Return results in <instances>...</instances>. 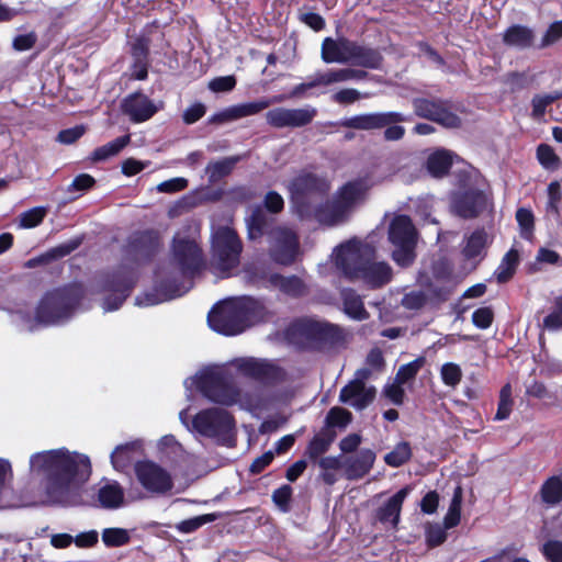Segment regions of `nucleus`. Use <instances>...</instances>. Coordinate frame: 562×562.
<instances>
[{
    "label": "nucleus",
    "mask_w": 562,
    "mask_h": 562,
    "mask_svg": "<svg viewBox=\"0 0 562 562\" xmlns=\"http://www.w3.org/2000/svg\"><path fill=\"white\" fill-rule=\"evenodd\" d=\"M199 237V226L195 224L175 235L169 260L155 272V293L137 297L138 305H155L172 300L191 289L192 278L205 266Z\"/></svg>",
    "instance_id": "obj_1"
},
{
    "label": "nucleus",
    "mask_w": 562,
    "mask_h": 562,
    "mask_svg": "<svg viewBox=\"0 0 562 562\" xmlns=\"http://www.w3.org/2000/svg\"><path fill=\"white\" fill-rule=\"evenodd\" d=\"M30 474L40 479L41 495L31 504H61L70 493V453L66 448L33 453Z\"/></svg>",
    "instance_id": "obj_2"
},
{
    "label": "nucleus",
    "mask_w": 562,
    "mask_h": 562,
    "mask_svg": "<svg viewBox=\"0 0 562 562\" xmlns=\"http://www.w3.org/2000/svg\"><path fill=\"white\" fill-rule=\"evenodd\" d=\"M232 364L243 375L274 387L268 396L270 405H285L293 400L294 387L284 384L286 372L273 361L248 357L235 359Z\"/></svg>",
    "instance_id": "obj_3"
},
{
    "label": "nucleus",
    "mask_w": 562,
    "mask_h": 562,
    "mask_svg": "<svg viewBox=\"0 0 562 562\" xmlns=\"http://www.w3.org/2000/svg\"><path fill=\"white\" fill-rule=\"evenodd\" d=\"M70 312V288L64 285L46 293L42 299L35 315L29 311L19 310L13 316V323L24 331H34L42 326L55 325L67 318Z\"/></svg>",
    "instance_id": "obj_4"
},
{
    "label": "nucleus",
    "mask_w": 562,
    "mask_h": 562,
    "mask_svg": "<svg viewBox=\"0 0 562 562\" xmlns=\"http://www.w3.org/2000/svg\"><path fill=\"white\" fill-rule=\"evenodd\" d=\"M372 187L373 182L369 177L348 181L337 190L330 202L317 209L318 222L328 226L346 222L355 209L366 200Z\"/></svg>",
    "instance_id": "obj_5"
},
{
    "label": "nucleus",
    "mask_w": 562,
    "mask_h": 562,
    "mask_svg": "<svg viewBox=\"0 0 562 562\" xmlns=\"http://www.w3.org/2000/svg\"><path fill=\"white\" fill-rule=\"evenodd\" d=\"M321 57L326 64L353 65L378 69L382 55L375 48L351 41L347 37H326L322 43Z\"/></svg>",
    "instance_id": "obj_6"
},
{
    "label": "nucleus",
    "mask_w": 562,
    "mask_h": 562,
    "mask_svg": "<svg viewBox=\"0 0 562 562\" xmlns=\"http://www.w3.org/2000/svg\"><path fill=\"white\" fill-rule=\"evenodd\" d=\"M243 244L236 231L228 225L213 226L211 235V266L221 278L231 276L238 267Z\"/></svg>",
    "instance_id": "obj_7"
},
{
    "label": "nucleus",
    "mask_w": 562,
    "mask_h": 562,
    "mask_svg": "<svg viewBox=\"0 0 562 562\" xmlns=\"http://www.w3.org/2000/svg\"><path fill=\"white\" fill-rule=\"evenodd\" d=\"M181 423L190 430L207 438L225 440L234 429V419L224 408H209L198 413L192 423L188 422V411L183 409L179 414Z\"/></svg>",
    "instance_id": "obj_8"
},
{
    "label": "nucleus",
    "mask_w": 562,
    "mask_h": 562,
    "mask_svg": "<svg viewBox=\"0 0 562 562\" xmlns=\"http://www.w3.org/2000/svg\"><path fill=\"white\" fill-rule=\"evenodd\" d=\"M291 338H299L328 346H342L347 334L338 326L313 319L303 318L294 322L288 329Z\"/></svg>",
    "instance_id": "obj_9"
},
{
    "label": "nucleus",
    "mask_w": 562,
    "mask_h": 562,
    "mask_svg": "<svg viewBox=\"0 0 562 562\" xmlns=\"http://www.w3.org/2000/svg\"><path fill=\"white\" fill-rule=\"evenodd\" d=\"M389 240L394 246L393 260L401 267H408L415 260L417 232L406 215L395 216L389 227Z\"/></svg>",
    "instance_id": "obj_10"
},
{
    "label": "nucleus",
    "mask_w": 562,
    "mask_h": 562,
    "mask_svg": "<svg viewBox=\"0 0 562 562\" xmlns=\"http://www.w3.org/2000/svg\"><path fill=\"white\" fill-rule=\"evenodd\" d=\"M187 389L196 387L209 400L223 405L237 402V393L228 385L217 370H210L196 374L184 382Z\"/></svg>",
    "instance_id": "obj_11"
},
{
    "label": "nucleus",
    "mask_w": 562,
    "mask_h": 562,
    "mask_svg": "<svg viewBox=\"0 0 562 562\" xmlns=\"http://www.w3.org/2000/svg\"><path fill=\"white\" fill-rule=\"evenodd\" d=\"M336 267L349 279H355L368 258L373 257V249L367 244L349 240L338 246L333 254Z\"/></svg>",
    "instance_id": "obj_12"
},
{
    "label": "nucleus",
    "mask_w": 562,
    "mask_h": 562,
    "mask_svg": "<svg viewBox=\"0 0 562 562\" xmlns=\"http://www.w3.org/2000/svg\"><path fill=\"white\" fill-rule=\"evenodd\" d=\"M288 188L295 202H305L325 195L330 189V182L326 177L301 170L292 178Z\"/></svg>",
    "instance_id": "obj_13"
},
{
    "label": "nucleus",
    "mask_w": 562,
    "mask_h": 562,
    "mask_svg": "<svg viewBox=\"0 0 562 562\" xmlns=\"http://www.w3.org/2000/svg\"><path fill=\"white\" fill-rule=\"evenodd\" d=\"M269 252L280 265H291L300 254L297 234L290 227L278 226L269 233Z\"/></svg>",
    "instance_id": "obj_14"
},
{
    "label": "nucleus",
    "mask_w": 562,
    "mask_h": 562,
    "mask_svg": "<svg viewBox=\"0 0 562 562\" xmlns=\"http://www.w3.org/2000/svg\"><path fill=\"white\" fill-rule=\"evenodd\" d=\"M415 114L436 122L447 128H457L461 119L451 110L447 101L440 99L416 98L413 100Z\"/></svg>",
    "instance_id": "obj_15"
},
{
    "label": "nucleus",
    "mask_w": 562,
    "mask_h": 562,
    "mask_svg": "<svg viewBox=\"0 0 562 562\" xmlns=\"http://www.w3.org/2000/svg\"><path fill=\"white\" fill-rule=\"evenodd\" d=\"M317 115L316 108H274L266 113L267 123L274 128H300L308 125Z\"/></svg>",
    "instance_id": "obj_16"
},
{
    "label": "nucleus",
    "mask_w": 562,
    "mask_h": 562,
    "mask_svg": "<svg viewBox=\"0 0 562 562\" xmlns=\"http://www.w3.org/2000/svg\"><path fill=\"white\" fill-rule=\"evenodd\" d=\"M135 474L140 485L151 494H165L173 486L171 475L165 469L150 461L137 462L135 464Z\"/></svg>",
    "instance_id": "obj_17"
},
{
    "label": "nucleus",
    "mask_w": 562,
    "mask_h": 562,
    "mask_svg": "<svg viewBox=\"0 0 562 562\" xmlns=\"http://www.w3.org/2000/svg\"><path fill=\"white\" fill-rule=\"evenodd\" d=\"M91 475V463L87 456L72 452V505L94 503V493L85 486Z\"/></svg>",
    "instance_id": "obj_18"
},
{
    "label": "nucleus",
    "mask_w": 562,
    "mask_h": 562,
    "mask_svg": "<svg viewBox=\"0 0 562 562\" xmlns=\"http://www.w3.org/2000/svg\"><path fill=\"white\" fill-rule=\"evenodd\" d=\"M207 322L213 330L223 335L234 336L244 331L232 299L214 306L207 315Z\"/></svg>",
    "instance_id": "obj_19"
},
{
    "label": "nucleus",
    "mask_w": 562,
    "mask_h": 562,
    "mask_svg": "<svg viewBox=\"0 0 562 562\" xmlns=\"http://www.w3.org/2000/svg\"><path fill=\"white\" fill-rule=\"evenodd\" d=\"M407 120L408 119L400 112H372L345 117L339 122V125L358 131H373Z\"/></svg>",
    "instance_id": "obj_20"
},
{
    "label": "nucleus",
    "mask_w": 562,
    "mask_h": 562,
    "mask_svg": "<svg viewBox=\"0 0 562 562\" xmlns=\"http://www.w3.org/2000/svg\"><path fill=\"white\" fill-rule=\"evenodd\" d=\"M488 201V196L483 191L469 190L454 195L451 207L457 215L472 218L487 207Z\"/></svg>",
    "instance_id": "obj_21"
},
{
    "label": "nucleus",
    "mask_w": 562,
    "mask_h": 562,
    "mask_svg": "<svg viewBox=\"0 0 562 562\" xmlns=\"http://www.w3.org/2000/svg\"><path fill=\"white\" fill-rule=\"evenodd\" d=\"M136 281L135 274L132 271H120L115 273L111 280L106 283V291L113 293L109 295L103 303V308L105 311H115L117 310L125 299L127 297L131 289L133 288Z\"/></svg>",
    "instance_id": "obj_22"
},
{
    "label": "nucleus",
    "mask_w": 562,
    "mask_h": 562,
    "mask_svg": "<svg viewBox=\"0 0 562 562\" xmlns=\"http://www.w3.org/2000/svg\"><path fill=\"white\" fill-rule=\"evenodd\" d=\"M375 393V387L368 386L362 379H355L340 390L339 401L362 411L373 402Z\"/></svg>",
    "instance_id": "obj_23"
},
{
    "label": "nucleus",
    "mask_w": 562,
    "mask_h": 562,
    "mask_svg": "<svg viewBox=\"0 0 562 562\" xmlns=\"http://www.w3.org/2000/svg\"><path fill=\"white\" fill-rule=\"evenodd\" d=\"M122 111L134 123L149 120L158 111V106L145 94L133 93L122 102Z\"/></svg>",
    "instance_id": "obj_24"
},
{
    "label": "nucleus",
    "mask_w": 562,
    "mask_h": 562,
    "mask_svg": "<svg viewBox=\"0 0 562 562\" xmlns=\"http://www.w3.org/2000/svg\"><path fill=\"white\" fill-rule=\"evenodd\" d=\"M160 245L158 233L146 231L136 233L131 237L127 251L136 260H145L155 255L160 248Z\"/></svg>",
    "instance_id": "obj_25"
},
{
    "label": "nucleus",
    "mask_w": 562,
    "mask_h": 562,
    "mask_svg": "<svg viewBox=\"0 0 562 562\" xmlns=\"http://www.w3.org/2000/svg\"><path fill=\"white\" fill-rule=\"evenodd\" d=\"M232 300L244 330L247 327L263 321L268 314L265 305L252 297L243 296Z\"/></svg>",
    "instance_id": "obj_26"
},
{
    "label": "nucleus",
    "mask_w": 562,
    "mask_h": 562,
    "mask_svg": "<svg viewBox=\"0 0 562 562\" xmlns=\"http://www.w3.org/2000/svg\"><path fill=\"white\" fill-rule=\"evenodd\" d=\"M375 453L371 449H362L356 456L346 458L342 468L348 480H359L368 474L375 461Z\"/></svg>",
    "instance_id": "obj_27"
},
{
    "label": "nucleus",
    "mask_w": 562,
    "mask_h": 562,
    "mask_svg": "<svg viewBox=\"0 0 562 562\" xmlns=\"http://www.w3.org/2000/svg\"><path fill=\"white\" fill-rule=\"evenodd\" d=\"M355 279H360L372 288H379L391 281L392 268L386 262H375L368 258Z\"/></svg>",
    "instance_id": "obj_28"
},
{
    "label": "nucleus",
    "mask_w": 562,
    "mask_h": 562,
    "mask_svg": "<svg viewBox=\"0 0 562 562\" xmlns=\"http://www.w3.org/2000/svg\"><path fill=\"white\" fill-rule=\"evenodd\" d=\"M412 487L405 486L395 493L383 506L376 510V518L382 524H391L396 527L400 521L402 505L411 493Z\"/></svg>",
    "instance_id": "obj_29"
},
{
    "label": "nucleus",
    "mask_w": 562,
    "mask_h": 562,
    "mask_svg": "<svg viewBox=\"0 0 562 562\" xmlns=\"http://www.w3.org/2000/svg\"><path fill=\"white\" fill-rule=\"evenodd\" d=\"M318 83L321 87H329L351 80H362L367 78L368 72L356 68H333L325 71H317Z\"/></svg>",
    "instance_id": "obj_30"
},
{
    "label": "nucleus",
    "mask_w": 562,
    "mask_h": 562,
    "mask_svg": "<svg viewBox=\"0 0 562 562\" xmlns=\"http://www.w3.org/2000/svg\"><path fill=\"white\" fill-rule=\"evenodd\" d=\"M102 508L116 509L124 505V490L115 481H106L98 491V497H94Z\"/></svg>",
    "instance_id": "obj_31"
},
{
    "label": "nucleus",
    "mask_w": 562,
    "mask_h": 562,
    "mask_svg": "<svg viewBox=\"0 0 562 562\" xmlns=\"http://www.w3.org/2000/svg\"><path fill=\"white\" fill-rule=\"evenodd\" d=\"M503 42L509 47L526 49L532 46L535 33L526 25L514 24L504 32Z\"/></svg>",
    "instance_id": "obj_32"
},
{
    "label": "nucleus",
    "mask_w": 562,
    "mask_h": 562,
    "mask_svg": "<svg viewBox=\"0 0 562 562\" xmlns=\"http://www.w3.org/2000/svg\"><path fill=\"white\" fill-rule=\"evenodd\" d=\"M270 283L285 295L293 297L302 296L307 292L304 281L296 276L284 277L281 274H272L270 277Z\"/></svg>",
    "instance_id": "obj_33"
},
{
    "label": "nucleus",
    "mask_w": 562,
    "mask_h": 562,
    "mask_svg": "<svg viewBox=\"0 0 562 562\" xmlns=\"http://www.w3.org/2000/svg\"><path fill=\"white\" fill-rule=\"evenodd\" d=\"M140 448L139 442H128L117 446L111 453V463L117 471L126 470L134 461L138 450Z\"/></svg>",
    "instance_id": "obj_34"
},
{
    "label": "nucleus",
    "mask_w": 562,
    "mask_h": 562,
    "mask_svg": "<svg viewBox=\"0 0 562 562\" xmlns=\"http://www.w3.org/2000/svg\"><path fill=\"white\" fill-rule=\"evenodd\" d=\"M541 501L549 507L562 503V473L548 477L539 491Z\"/></svg>",
    "instance_id": "obj_35"
},
{
    "label": "nucleus",
    "mask_w": 562,
    "mask_h": 562,
    "mask_svg": "<svg viewBox=\"0 0 562 562\" xmlns=\"http://www.w3.org/2000/svg\"><path fill=\"white\" fill-rule=\"evenodd\" d=\"M454 155L446 149H438L430 154L427 159V170L432 177L440 178L445 176L453 161Z\"/></svg>",
    "instance_id": "obj_36"
},
{
    "label": "nucleus",
    "mask_w": 562,
    "mask_h": 562,
    "mask_svg": "<svg viewBox=\"0 0 562 562\" xmlns=\"http://www.w3.org/2000/svg\"><path fill=\"white\" fill-rule=\"evenodd\" d=\"M341 297L344 303V311L349 317L357 321H363L369 317L361 297L353 290H342Z\"/></svg>",
    "instance_id": "obj_37"
},
{
    "label": "nucleus",
    "mask_w": 562,
    "mask_h": 562,
    "mask_svg": "<svg viewBox=\"0 0 562 562\" xmlns=\"http://www.w3.org/2000/svg\"><path fill=\"white\" fill-rule=\"evenodd\" d=\"M13 471L9 460L0 458V509L15 506L9 498Z\"/></svg>",
    "instance_id": "obj_38"
},
{
    "label": "nucleus",
    "mask_w": 562,
    "mask_h": 562,
    "mask_svg": "<svg viewBox=\"0 0 562 562\" xmlns=\"http://www.w3.org/2000/svg\"><path fill=\"white\" fill-rule=\"evenodd\" d=\"M69 254H70V245L64 244V245L50 248L49 250H47L46 252H44L40 256L29 259L24 263V266L26 268L49 266V265L63 259L64 257H66Z\"/></svg>",
    "instance_id": "obj_39"
},
{
    "label": "nucleus",
    "mask_w": 562,
    "mask_h": 562,
    "mask_svg": "<svg viewBox=\"0 0 562 562\" xmlns=\"http://www.w3.org/2000/svg\"><path fill=\"white\" fill-rule=\"evenodd\" d=\"M334 434H331L328 429H323L312 438L306 448L305 454L311 460H316L318 457L328 451L334 441Z\"/></svg>",
    "instance_id": "obj_40"
},
{
    "label": "nucleus",
    "mask_w": 562,
    "mask_h": 562,
    "mask_svg": "<svg viewBox=\"0 0 562 562\" xmlns=\"http://www.w3.org/2000/svg\"><path fill=\"white\" fill-rule=\"evenodd\" d=\"M278 101H281V98H274L272 100L260 99L254 102L232 105L231 108L233 111L234 121L246 116L255 115L261 112L262 110L269 108L273 102Z\"/></svg>",
    "instance_id": "obj_41"
},
{
    "label": "nucleus",
    "mask_w": 562,
    "mask_h": 562,
    "mask_svg": "<svg viewBox=\"0 0 562 562\" xmlns=\"http://www.w3.org/2000/svg\"><path fill=\"white\" fill-rule=\"evenodd\" d=\"M487 243V234L483 229H477L467 238L463 255L469 259L479 257L485 250Z\"/></svg>",
    "instance_id": "obj_42"
},
{
    "label": "nucleus",
    "mask_w": 562,
    "mask_h": 562,
    "mask_svg": "<svg viewBox=\"0 0 562 562\" xmlns=\"http://www.w3.org/2000/svg\"><path fill=\"white\" fill-rule=\"evenodd\" d=\"M463 501V490L461 485H457L448 512L443 518L446 529H451L459 525L461 518V506Z\"/></svg>",
    "instance_id": "obj_43"
},
{
    "label": "nucleus",
    "mask_w": 562,
    "mask_h": 562,
    "mask_svg": "<svg viewBox=\"0 0 562 562\" xmlns=\"http://www.w3.org/2000/svg\"><path fill=\"white\" fill-rule=\"evenodd\" d=\"M518 252L515 249H510L502 259V262L495 270V278L499 283L507 282L515 273L518 265Z\"/></svg>",
    "instance_id": "obj_44"
},
{
    "label": "nucleus",
    "mask_w": 562,
    "mask_h": 562,
    "mask_svg": "<svg viewBox=\"0 0 562 562\" xmlns=\"http://www.w3.org/2000/svg\"><path fill=\"white\" fill-rule=\"evenodd\" d=\"M239 156L226 157L222 160L210 162L206 167L210 181L214 182L227 176L239 161Z\"/></svg>",
    "instance_id": "obj_45"
},
{
    "label": "nucleus",
    "mask_w": 562,
    "mask_h": 562,
    "mask_svg": "<svg viewBox=\"0 0 562 562\" xmlns=\"http://www.w3.org/2000/svg\"><path fill=\"white\" fill-rule=\"evenodd\" d=\"M561 98L562 91L533 95L531 100V116L535 120H541L546 114L547 108Z\"/></svg>",
    "instance_id": "obj_46"
},
{
    "label": "nucleus",
    "mask_w": 562,
    "mask_h": 562,
    "mask_svg": "<svg viewBox=\"0 0 562 562\" xmlns=\"http://www.w3.org/2000/svg\"><path fill=\"white\" fill-rule=\"evenodd\" d=\"M48 209L46 206H35L19 215L18 226L20 228H34L38 226L46 217Z\"/></svg>",
    "instance_id": "obj_47"
},
{
    "label": "nucleus",
    "mask_w": 562,
    "mask_h": 562,
    "mask_svg": "<svg viewBox=\"0 0 562 562\" xmlns=\"http://www.w3.org/2000/svg\"><path fill=\"white\" fill-rule=\"evenodd\" d=\"M411 457V445L407 441H402L397 443L391 452L384 456V462L392 468H398L406 463Z\"/></svg>",
    "instance_id": "obj_48"
},
{
    "label": "nucleus",
    "mask_w": 562,
    "mask_h": 562,
    "mask_svg": "<svg viewBox=\"0 0 562 562\" xmlns=\"http://www.w3.org/2000/svg\"><path fill=\"white\" fill-rule=\"evenodd\" d=\"M131 140L130 135H124L109 142L108 144L97 148L93 153L95 160H105L117 155Z\"/></svg>",
    "instance_id": "obj_49"
},
{
    "label": "nucleus",
    "mask_w": 562,
    "mask_h": 562,
    "mask_svg": "<svg viewBox=\"0 0 562 562\" xmlns=\"http://www.w3.org/2000/svg\"><path fill=\"white\" fill-rule=\"evenodd\" d=\"M463 376L461 367L454 362H446L440 368V378L445 385L456 389Z\"/></svg>",
    "instance_id": "obj_50"
},
{
    "label": "nucleus",
    "mask_w": 562,
    "mask_h": 562,
    "mask_svg": "<svg viewBox=\"0 0 562 562\" xmlns=\"http://www.w3.org/2000/svg\"><path fill=\"white\" fill-rule=\"evenodd\" d=\"M130 540L128 530L123 528H105L102 531V541L109 548L127 544Z\"/></svg>",
    "instance_id": "obj_51"
},
{
    "label": "nucleus",
    "mask_w": 562,
    "mask_h": 562,
    "mask_svg": "<svg viewBox=\"0 0 562 562\" xmlns=\"http://www.w3.org/2000/svg\"><path fill=\"white\" fill-rule=\"evenodd\" d=\"M424 364L425 358L423 357L417 358L411 361L409 363L403 364L402 367H400L395 380L402 384H405L408 381L414 380L419 370L424 367Z\"/></svg>",
    "instance_id": "obj_52"
},
{
    "label": "nucleus",
    "mask_w": 562,
    "mask_h": 562,
    "mask_svg": "<svg viewBox=\"0 0 562 562\" xmlns=\"http://www.w3.org/2000/svg\"><path fill=\"white\" fill-rule=\"evenodd\" d=\"M370 95L371 94L368 92L362 93L359 90L353 89V88H345V89H340L337 92H335L331 95V101L337 104H340V105H348V104H352L361 99H367Z\"/></svg>",
    "instance_id": "obj_53"
},
{
    "label": "nucleus",
    "mask_w": 562,
    "mask_h": 562,
    "mask_svg": "<svg viewBox=\"0 0 562 562\" xmlns=\"http://www.w3.org/2000/svg\"><path fill=\"white\" fill-rule=\"evenodd\" d=\"M543 328L551 331L562 328V294L554 299L551 313L543 319Z\"/></svg>",
    "instance_id": "obj_54"
},
{
    "label": "nucleus",
    "mask_w": 562,
    "mask_h": 562,
    "mask_svg": "<svg viewBox=\"0 0 562 562\" xmlns=\"http://www.w3.org/2000/svg\"><path fill=\"white\" fill-rule=\"evenodd\" d=\"M537 158L540 165L546 169L554 170L560 165V158L555 155L553 148L547 144H540L538 146Z\"/></svg>",
    "instance_id": "obj_55"
},
{
    "label": "nucleus",
    "mask_w": 562,
    "mask_h": 562,
    "mask_svg": "<svg viewBox=\"0 0 562 562\" xmlns=\"http://www.w3.org/2000/svg\"><path fill=\"white\" fill-rule=\"evenodd\" d=\"M516 220L521 231V237L531 239L533 233V214L530 210L521 207L516 212Z\"/></svg>",
    "instance_id": "obj_56"
},
{
    "label": "nucleus",
    "mask_w": 562,
    "mask_h": 562,
    "mask_svg": "<svg viewBox=\"0 0 562 562\" xmlns=\"http://www.w3.org/2000/svg\"><path fill=\"white\" fill-rule=\"evenodd\" d=\"M352 415L349 411L342 407H333L326 416L328 426L346 427L351 422Z\"/></svg>",
    "instance_id": "obj_57"
},
{
    "label": "nucleus",
    "mask_w": 562,
    "mask_h": 562,
    "mask_svg": "<svg viewBox=\"0 0 562 562\" xmlns=\"http://www.w3.org/2000/svg\"><path fill=\"white\" fill-rule=\"evenodd\" d=\"M216 519V516L213 514H206L202 516H196L187 520L181 521L178 525V530L184 533H190L202 527L207 522H212Z\"/></svg>",
    "instance_id": "obj_58"
},
{
    "label": "nucleus",
    "mask_w": 562,
    "mask_h": 562,
    "mask_svg": "<svg viewBox=\"0 0 562 562\" xmlns=\"http://www.w3.org/2000/svg\"><path fill=\"white\" fill-rule=\"evenodd\" d=\"M249 238L255 239L262 235L265 227L263 213L260 207L256 209L247 220Z\"/></svg>",
    "instance_id": "obj_59"
},
{
    "label": "nucleus",
    "mask_w": 562,
    "mask_h": 562,
    "mask_svg": "<svg viewBox=\"0 0 562 562\" xmlns=\"http://www.w3.org/2000/svg\"><path fill=\"white\" fill-rule=\"evenodd\" d=\"M562 38V21L553 22L544 35L541 38V43L539 45L540 48H544L555 44L559 40Z\"/></svg>",
    "instance_id": "obj_60"
},
{
    "label": "nucleus",
    "mask_w": 562,
    "mask_h": 562,
    "mask_svg": "<svg viewBox=\"0 0 562 562\" xmlns=\"http://www.w3.org/2000/svg\"><path fill=\"white\" fill-rule=\"evenodd\" d=\"M447 539L446 528L438 524L429 525L426 529V540L430 547H437Z\"/></svg>",
    "instance_id": "obj_61"
},
{
    "label": "nucleus",
    "mask_w": 562,
    "mask_h": 562,
    "mask_svg": "<svg viewBox=\"0 0 562 562\" xmlns=\"http://www.w3.org/2000/svg\"><path fill=\"white\" fill-rule=\"evenodd\" d=\"M494 318L493 311L490 307H481L473 312L472 322L481 329H486L492 325Z\"/></svg>",
    "instance_id": "obj_62"
},
{
    "label": "nucleus",
    "mask_w": 562,
    "mask_h": 562,
    "mask_svg": "<svg viewBox=\"0 0 562 562\" xmlns=\"http://www.w3.org/2000/svg\"><path fill=\"white\" fill-rule=\"evenodd\" d=\"M427 301V296L423 291H412L402 299V305L408 310H419Z\"/></svg>",
    "instance_id": "obj_63"
},
{
    "label": "nucleus",
    "mask_w": 562,
    "mask_h": 562,
    "mask_svg": "<svg viewBox=\"0 0 562 562\" xmlns=\"http://www.w3.org/2000/svg\"><path fill=\"white\" fill-rule=\"evenodd\" d=\"M542 553L550 562H562V542L550 540L542 546Z\"/></svg>",
    "instance_id": "obj_64"
}]
</instances>
